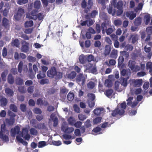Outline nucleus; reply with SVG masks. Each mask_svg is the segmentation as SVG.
<instances>
[{
	"label": "nucleus",
	"mask_w": 152,
	"mask_h": 152,
	"mask_svg": "<svg viewBox=\"0 0 152 152\" xmlns=\"http://www.w3.org/2000/svg\"><path fill=\"white\" fill-rule=\"evenodd\" d=\"M111 4L113 5L114 8L118 9L116 11L117 16H119L122 14L123 12V3L122 1L120 0L117 3V0H113L112 1Z\"/></svg>",
	"instance_id": "1"
},
{
	"label": "nucleus",
	"mask_w": 152,
	"mask_h": 152,
	"mask_svg": "<svg viewBox=\"0 0 152 152\" xmlns=\"http://www.w3.org/2000/svg\"><path fill=\"white\" fill-rule=\"evenodd\" d=\"M81 7L84 9V12L87 13L93 5L92 0H88L87 4L85 0H83L81 4Z\"/></svg>",
	"instance_id": "2"
},
{
	"label": "nucleus",
	"mask_w": 152,
	"mask_h": 152,
	"mask_svg": "<svg viewBox=\"0 0 152 152\" xmlns=\"http://www.w3.org/2000/svg\"><path fill=\"white\" fill-rule=\"evenodd\" d=\"M6 132H8V131L6 129L5 124H1V131H0V138L4 141H7L9 140L8 137L6 135H4L3 134V133H5Z\"/></svg>",
	"instance_id": "3"
},
{
	"label": "nucleus",
	"mask_w": 152,
	"mask_h": 152,
	"mask_svg": "<svg viewBox=\"0 0 152 152\" xmlns=\"http://www.w3.org/2000/svg\"><path fill=\"white\" fill-rule=\"evenodd\" d=\"M124 114V112L123 110H120V107L118 105L114 110L112 111L111 115L113 117H115L118 115H122Z\"/></svg>",
	"instance_id": "4"
},
{
	"label": "nucleus",
	"mask_w": 152,
	"mask_h": 152,
	"mask_svg": "<svg viewBox=\"0 0 152 152\" xmlns=\"http://www.w3.org/2000/svg\"><path fill=\"white\" fill-rule=\"evenodd\" d=\"M143 83L141 79H133L132 80L131 84L135 87H140L141 86Z\"/></svg>",
	"instance_id": "5"
},
{
	"label": "nucleus",
	"mask_w": 152,
	"mask_h": 152,
	"mask_svg": "<svg viewBox=\"0 0 152 152\" xmlns=\"http://www.w3.org/2000/svg\"><path fill=\"white\" fill-rule=\"evenodd\" d=\"M76 80L77 83L80 84L81 83L83 86L84 85L85 81V78L83 74L80 73L77 76Z\"/></svg>",
	"instance_id": "6"
},
{
	"label": "nucleus",
	"mask_w": 152,
	"mask_h": 152,
	"mask_svg": "<svg viewBox=\"0 0 152 152\" xmlns=\"http://www.w3.org/2000/svg\"><path fill=\"white\" fill-rule=\"evenodd\" d=\"M22 44L21 51L24 53L27 52L29 50V43L26 41H22Z\"/></svg>",
	"instance_id": "7"
},
{
	"label": "nucleus",
	"mask_w": 152,
	"mask_h": 152,
	"mask_svg": "<svg viewBox=\"0 0 152 152\" xmlns=\"http://www.w3.org/2000/svg\"><path fill=\"white\" fill-rule=\"evenodd\" d=\"M37 10H34L31 11V12L28 13L27 16L30 19H32L36 20L37 18V16L36 15Z\"/></svg>",
	"instance_id": "8"
},
{
	"label": "nucleus",
	"mask_w": 152,
	"mask_h": 152,
	"mask_svg": "<svg viewBox=\"0 0 152 152\" xmlns=\"http://www.w3.org/2000/svg\"><path fill=\"white\" fill-rule=\"evenodd\" d=\"M56 72V69L54 66L52 67L47 72L48 76L51 78H53L55 75Z\"/></svg>",
	"instance_id": "9"
},
{
	"label": "nucleus",
	"mask_w": 152,
	"mask_h": 152,
	"mask_svg": "<svg viewBox=\"0 0 152 152\" xmlns=\"http://www.w3.org/2000/svg\"><path fill=\"white\" fill-rule=\"evenodd\" d=\"M113 5L111 4H109L108 7H107V10L108 13L109 14H111L112 16H114L115 15V13L116 14V10L115 9L113 8Z\"/></svg>",
	"instance_id": "10"
},
{
	"label": "nucleus",
	"mask_w": 152,
	"mask_h": 152,
	"mask_svg": "<svg viewBox=\"0 0 152 152\" xmlns=\"http://www.w3.org/2000/svg\"><path fill=\"white\" fill-rule=\"evenodd\" d=\"M20 128L18 126H16L11 129V135L13 137H15L16 134H20Z\"/></svg>",
	"instance_id": "11"
},
{
	"label": "nucleus",
	"mask_w": 152,
	"mask_h": 152,
	"mask_svg": "<svg viewBox=\"0 0 152 152\" xmlns=\"http://www.w3.org/2000/svg\"><path fill=\"white\" fill-rule=\"evenodd\" d=\"M28 72L30 73L29 76L31 79H32L35 77V74L32 72V66L31 63L28 64Z\"/></svg>",
	"instance_id": "12"
},
{
	"label": "nucleus",
	"mask_w": 152,
	"mask_h": 152,
	"mask_svg": "<svg viewBox=\"0 0 152 152\" xmlns=\"http://www.w3.org/2000/svg\"><path fill=\"white\" fill-rule=\"evenodd\" d=\"M8 103L7 99L4 97L2 96L0 97V106L2 107L6 106Z\"/></svg>",
	"instance_id": "13"
},
{
	"label": "nucleus",
	"mask_w": 152,
	"mask_h": 152,
	"mask_svg": "<svg viewBox=\"0 0 152 152\" xmlns=\"http://www.w3.org/2000/svg\"><path fill=\"white\" fill-rule=\"evenodd\" d=\"M111 50V47L109 45H106L105 47V49L104 51V54L105 56L109 55Z\"/></svg>",
	"instance_id": "14"
},
{
	"label": "nucleus",
	"mask_w": 152,
	"mask_h": 152,
	"mask_svg": "<svg viewBox=\"0 0 152 152\" xmlns=\"http://www.w3.org/2000/svg\"><path fill=\"white\" fill-rule=\"evenodd\" d=\"M34 127L36 128H37L39 129H44L46 130H48V128L46 127L44 123L38 124L37 126H35Z\"/></svg>",
	"instance_id": "15"
},
{
	"label": "nucleus",
	"mask_w": 152,
	"mask_h": 152,
	"mask_svg": "<svg viewBox=\"0 0 152 152\" xmlns=\"http://www.w3.org/2000/svg\"><path fill=\"white\" fill-rule=\"evenodd\" d=\"M151 17L150 15L149 14L145 15L144 17V20L145 22V24L147 25L150 22L151 20Z\"/></svg>",
	"instance_id": "16"
},
{
	"label": "nucleus",
	"mask_w": 152,
	"mask_h": 152,
	"mask_svg": "<svg viewBox=\"0 0 152 152\" xmlns=\"http://www.w3.org/2000/svg\"><path fill=\"white\" fill-rule=\"evenodd\" d=\"M68 91V90L65 88H62L60 89V96L66 97V95L67 94Z\"/></svg>",
	"instance_id": "17"
},
{
	"label": "nucleus",
	"mask_w": 152,
	"mask_h": 152,
	"mask_svg": "<svg viewBox=\"0 0 152 152\" xmlns=\"http://www.w3.org/2000/svg\"><path fill=\"white\" fill-rule=\"evenodd\" d=\"M9 20L6 18L4 17L2 20V25L5 28H7L8 27L9 28Z\"/></svg>",
	"instance_id": "18"
},
{
	"label": "nucleus",
	"mask_w": 152,
	"mask_h": 152,
	"mask_svg": "<svg viewBox=\"0 0 152 152\" xmlns=\"http://www.w3.org/2000/svg\"><path fill=\"white\" fill-rule=\"evenodd\" d=\"M79 61L80 64H84L87 61V58L84 55L82 54L79 56Z\"/></svg>",
	"instance_id": "19"
},
{
	"label": "nucleus",
	"mask_w": 152,
	"mask_h": 152,
	"mask_svg": "<svg viewBox=\"0 0 152 152\" xmlns=\"http://www.w3.org/2000/svg\"><path fill=\"white\" fill-rule=\"evenodd\" d=\"M8 82L10 84H12L14 83V77L11 74H9L7 77Z\"/></svg>",
	"instance_id": "20"
},
{
	"label": "nucleus",
	"mask_w": 152,
	"mask_h": 152,
	"mask_svg": "<svg viewBox=\"0 0 152 152\" xmlns=\"http://www.w3.org/2000/svg\"><path fill=\"white\" fill-rule=\"evenodd\" d=\"M110 57L116 59L118 56V51L116 50L113 49L110 55Z\"/></svg>",
	"instance_id": "21"
},
{
	"label": "nucleus",
	"mask_w": 152,
	"mask_h": 152,
	"mask_svg": "<svg viewBox=\"0 0 152 152\" xmlns=\"http://www.w3.org/2000/svg\"><path fill=\"white\" fill-rule=\"evenodd\" d=\"M16 140L17 141L21 143L24 145L26 146L28 144V143L26 141H24L22 138L20 137L17 135L16 137Z\"/></svg>",
	"instance_id": "22"
},
{
	"label": "nucleus",
	"mask_w": 152,
	"mask_h": 152,
	"mask_svg": "<svg viewBox=\"0 0 152 152\" xmlns=\"http://www.w3.org/2000/svg\"><path fill=\"white\" fill-rule=\"evenodd\" d=\"M5 92L6 94L9 96H12L13 95V91L9 88H7L5 89Z\"/></svg>",
	"instance_id": "23"
},
{
	"label": "nucleus",
	"mask_w": 152,
	"mask_h": 152,
	"mask_svg": "<svg viewBox=\"0 0 152 152\" xmlns=\"http://www.w3.org/2000/svg\"><path fill=\"white\" fill-rule=\"evenodd\" d=\"M54 115L53 113L52 114L50 115V118L53 120V126L56 127L58 124V120L57 117H55L54 118H53V117H54Z\"/></svg>",
	"instance_id": "24"
},
{
	"label": "nucleus",
	"mask_w": 152,
	"mask_h": 152,
	"mask_svg": "<svg viewBox=\"0 0 152 152\" xmlns=\"http://www.w3.org/2000/svg\"><path fill=\"white\" fill-rule=\"evenodd\" d=\"M134 25L136 26H138L141 24V18L140 17H138L134 20Z\"/></svg>",
	"instance_id": "25"
},
{
	"label": "nucleus",
	"mask_w": 152,
	"mask_h": 152,
	"mask_svg": "<svg viewBox=\"0 0 152 152\" xmlns=\"http://www.w3.org/2000/svg\"><path fill=\"white\" fill-rule=\"evenodd\" d=\"M120 81L121 82V84L124 87H126L127 85V78H124L122 77H121Z\"/></svg>",
	"instance_id": "26"
},
{
	"label": "nucleus",
	"mask_w": 152,
	"mask_h": 152,
	"mask_svg": "<svg viewBox=\"0 0 152 152\" xmlns=\"http://www.w3.org/2000/svg\"><path fill=\"white\" fill-rule=\"evenodd\" d=\"M136 62L134 61L130 60L129 61L128 66L131 70H133L135 66Z\"/></svg>",
	"instance_id": "27"
},
{
	"label": "nucleus",
	"mask_w": 152,
	"mask_h": 152,
	"mask_svg": "<svg viewBox=\"0 0 152 152\" xmlns=\"http://www.w3.org/2000/svg\"><path fill=\"white\" fill-rule=\"evenodd\" d=\"M113 92V91L112 89H110L107 90L104 92L105 95L108 97H110Z\"/></svg>",
	"instance_id": "28"
},
{
	"label": "nucleus",
	"mask_w": 152,
	"mask_h": 152,
	"mask_svg": "<svg viewBox=\"0 0 152 152\" xmlns=\"http://www.w3.org/2000/svg\"><path fill=\"white\" fill-rule=\"evenodd\" d=\"M76 75V73L75 72L72 71L67 75V77L69 79H73L75 77Z\"/></svg>",
	"instance_id": "29"
},
{
	"label": "nucleus",
	"mask_w": 152,
	"mask_h": 152,
	"mask_svg": "<svg viewBox=\"0 0 152 152\" xmlns=\"http://www.w3.org/2000/svg\"><path fill=\"white\" fill-rule=\"evenodd\" d=\"M41 2L40 1L36 0L34 3V7L37 10H39L40 7L41 6Z\"/></svg>",
	"instance_id": "30"
},
{
	"label": "nucleus",
	"mask_w": 152,
	"mask_h": 152,
	"mask_svg": "<svg viewBox=\"0 0 152 152\" xmlns=\"http://www.w3.org/2000/svg\"><path fill=\"white\" fill-rule=\"evenodd\" d=\"M12 45L18 48L19 47L20 43L19 40L17 38L15 39L12 42Z\"/></svg>",
	"instance_id": "31"
},
{
	"label": "nucleus",
	"mask_w": 152,
	"mask_h": 152,
	"mask_svg": "<svg viewBox=\"0 0 152 152\" xmlns=\"http://www.w3.org/2000/svg\"><path fill=\"white\" fill-rule=\"evenodd\" d=\"M25 11L24 9L21 8H19L17 14V16L21 17L24 13Z\"/></svg>",
	"instance_id": "32"
},
{
	"label": "nucleus",
	"mask_w": 152,
	"mask_h": 152,
	"mask_svg": "<svg viewBox=\"0 0 152 152\" xmlns=\"http://www.w3.org/2000/svg\"><path fill=\"white\" fill-rule=\"evenodd\" d=\"M34 25L33 21L32 20H29L26 21L24 24V26L25 28L31 27Z\"/></svg>",
	"instance_id": "33"
},
{
	"label": "nucleus",
	"mask_w": 152,
	"mask_h": 152,
	"mask_svg": "<svg viewBox=\"0 0 152 152\" xmlns=\"http://www.w3.org/2000/svg\"><path fill=\"white\" fill-rule=\"evenodd\" d=\"M146 68L147 70H149V72H150L152 70V62H148L146 64Z\"/></svg>",
	"instance_id": "34"
},
{
	"label": "nucleus",
	"mask_w": 152,
	"mask_h": 152,
	"mask_svg": "<svg viewBox=\"0 0 152 152\" xmlns=\"http://www.w3.org/2000/svg\"><path fill=\"white\" fill-rule=\"evenodd\" d=\"M101 28L102 32L103 34H105V32L107 29V24L106 23L103 22L101 24Z\"/></svg>",
	"instance_id": "35"
},
{
	"label": "nucleus",
	"mask_w": 152,
	"mask_h": 152,
	"mask_svg": "<svg viewBox=\"0 0 152 152\" xmlns=\"http://www.w3.org/2000/svg\"><path fill=\"white\" fill-rule=\"evenodd\" d=\"M67 121L69 124L71 126H74L76 121L75 118L71 116L68 118Z\"/></svg>",
	"instance_id": "36"
},
{
	"label": "nucleus",
	"mask_w": 152,
	"mask_h": 152,
	"mask_svg": "<svg viewBox=\"0 0 152 152\" xmlns=\"http://www.w3.org/2000/svg\"><path fill=\"white\" fill-rule=\"evenodd\" d=\"M120 110H123L124 112V114L125 113V110L126 108V105L125 102H124L123 103L120 104Z\"/></svg>",
	"instance_id": "37"
},
{
	"label": "nucleus",
	"mask_w": 152,
	"mask_h": 152,
	"mask_svg": "<svg viewBox=\"0 0 152 152\" xmlns=\"http://www.w3.org/2000/svg\"><path fill=\"white\" fill-rule=\"evenodd\" d=\"M85 126L86 128L91 127L92 126L91 121L89 119H88L84 123Z\"/></svg>",
	"instance_id": "38"
},
{
	"label": "nucleus",
	"mask_w": 152,
	"mask_h": 152,
	"mask_svg": "<svg viewBox=\"0 0 152 152\" xmlns=\"http://www.w3.org/2000/svg\"><path fill=\"white\" fill-rule=\"evenodd\" d=\"M103 108H97L94 110V113L95 115H98L100 114Z\"/></svg>",
	"instance_id": "39"
},
{
	"label": "nucleus",
	"mask_w": 152,
	"mask_h": 152,
	"mask_svg": "<svg viewBox=\"0 0 152 152\" xmlns=\"http://www.w3.org/2000/svg\"><path fill=\"white\" fill-rule=\"evenodd\" d=\"M95 86V83L92 81H89L87 84V87L91 89L93 88Z\"/></svg>",
	"instance_id": "40"
},
{
	"label": "nucleus",
	"mask_w": 152,
	"mask_h": 152,
	"mask_svg": "<svg viewBox=\"0 0 152 152\" xmlns=\"http://www.w3.org/2000/svg\"><path fill=\"white\" fill-rule=\"evenodd\" d=\"M63 73L60 72H56L55 77L56 79L58 80L61 78L62 77Z\"/></svg>",
	"instance_id": "41"
},
{
	"label": "nucleus",
	"mask_w": 152,
	"mask_h": 152,
	"mask_svg": "<svg viewBox=\"0 0 152 152\" xmlns=\"http://www.w3.org/2000/svg\"><path fill=\"white\" fill-rule=\"evenodd\" d=\"M74 95L73 93L69 92L67 96L68 100L70 101H72L74 99Z\"/></svg>",
	"instance_id": "42"
},
{
	"label": "nucleus",
	"mask_w": 152,
	"mask_h": 152,
	"mask_svg": "<svg viewBox=\"0 0 152 152\" xmlns=\"http://www.w3.org/2000/svg\"><path fill=\"white\" fill-rule=\"evenodd\" d=\"M124 58L123 56H120L118 59V66H121L123 63Z\"/></svg>",
	"instance_id": "43"
},
{
	"label": "nucleus",
	"mask_w": 152,
	"mask_h": 152,
	"mask_svg": "<svg viewBox=\"0 0 152 152\" xmlns=\"http://www.w3.org/2000/svg\"><path fill=\"white\" fill-rule=\"evenodd\" d=\"M7 74L8 72L7 71H4L1 73V76L3 81H6V77Z\"/></svg>",
	"instance_id": "44"
},
{
	"label": "nucleus",
	"mask_w": 152,
	"mask_h": 152,
	"mask_svg": "<svg viewBox=\"0 0 152 152\" xmlns=\"http://www.w3.org/2000/svg\"><path fill=\"white\" fill-rule=\"evenodd\" d=\"M131 38H132V43L133 44L135 43L138 39L137 35L135 34L131 35Z\"/></svg>",
	"instance_id": "45"
},
{
	"label": "nucleus",
	"mask_w": 152,
	"mask_h": 152,
	"mask_svg": "<svg viewBox=\"0 0 152 152\" xmlns=\"http://www.w3.org/2000/svg\"><path fill=\"white\" fill-rule=\"evenodd\" d=\"M74 130V128L73 127H66L65 133L70 134Z\"/></svg>",
	"instance_id": "46"
},
{
	"label": "nucleus",
	"mask_w": 152,
	"mask_h": 152,
	"mask_svg": "<svg viewBox=\"0 0 152 152\" xmlns=\"http://www.w3.org/2000/svg\"><path fill=\"white\" fill-rule=\"evenodd\" d=\"M16 82L17 85H21L23 83V79L20 77H18L16 79Z\"/></svg>",
	"instance_id": "47"
},
{
	"label": "nucleus",
	"mask_w": 152,
	"mask_h": 152,
	"mask_svg": "<svg viewBox=\"0 0 152 152\" xmlns=\"http://www.w3.org/2000/svg\"><path fill=\"white\" fill-rule=\"evenodd\" d=\"M23 63L22 61H20L18 65V71L19 73H21L22 71V67Z\"/></svg>",
	"instance_id": "48"
},
{
	"label": "nucleus",
	"mask_w": 152,
	"mask_h": 152,
	"mask_svg": "<svg viewBox=\"0 0 152 152\" xmlns=\"http://www.w3.org/2000/svg\"><path fill=\"white\" fill-rule=\"evenodd\" d=\"M28 131L26 128H23L22 132H20L21 137H23L25 135L28 134Z\"/></svg>",
	"instance_id": "49"
},
{
	"label": "nucleus",
	"mask_w": 152,
	"mask_h": 152,
	"mask_svg": "<svg viewBox=\"0 0 152 152\" xmlns=\"http://www.w3.org/2000/svg\"><path fill=\"white\" fill-rule=\"evenodd\" d=\"M10 108L11 110L14 112L17 111V108L15 105L13 104H11L10 106Z\"/></svg>",
	"instance_id": "50"
},
{
	"label": "nucleus",
	"mask_w": 152,
	"mask_h": 152,
	"mask_svg": "<svg viewBox=\"0 0 152 152\" xmlns=\"http://www.w3.org/2000/svg\"><path fill=\"white\" fill-rule=\"evenodd\" d=\"M30 133L31 135H37L38 132L36 129L34 128H31L30 129Z\"/></svg>",
	"instance_id": "51"
},
{
	"label": "nucleus",
	"mask_w": 152,
	"mask_h": 152,
	"mask_svg": "<svg viewBox=\"0 0 152 152\" xmlns=\"http://www.w3.org/2000/svg\"><path fill=\"white\" fill-rule=\"evenodd\" d=\"M46 145V142L45 141H40L38 142V147L41 148L44 147Z\"/></svg>",
	"instance_id": "52"
},
{
	"label": "nucleus",
	"mask_w": 152,
	"mask_h": 152,
	"mask_svg": "<svg viewBox=\"0 0 152 152\" xmlns=\"http://www.w3.org/2000/svg\"><path fill=\"white\" fill-rule=\"evenodd\" d=\"M88 96L90 99L88 100H92L94 101L95 98V96L94 94L93 93H88Z\"/></svg>",
	"instance_id": "53"
},
{
	"label": "nucleus",
	"mask_w": 152,
	"mask_h": 152,
	"mask_svg": "<svg viewBox=\"0 0 152 152\" xmlns=\"http://www.w3.org/2000/svg\"><path fill=\"white\" fill-rule=\"evenodd\" d=\"M33 111L34 113L36 114H40L42 113L41 110L37 107L35 108L33 110Z\"/></svg>",
	"instance_id": "54"
},
{
	"label": "nucleus",
	"mask_w": 152,
	"mask_h": 152,
	"mask_svg": "<svg viewBox=\"0 0 152 152\" xmlns=\"http://www.w3.org/2000/svg\"><path fill=\"white\" fill-rule=\"evenodd\" d=\"M133 97L132 96H130L129 97L128 99L126 100L127 102V104L128 106H129L131 105L132 102V100L133 99Z\"/></svg>",
	"instance_id": "55"
},
{
	"label": "nucleus",
	"mask_w": 152,
	"mask_h": 152,
	"mask_svg": "<svg viewBox=\"0 0 152 152\" xmlns=\"http://www.w3.org/2000/svg\"><path fill=\"white\" fill-rule=\"evenodd\" d=\"M122 24V21L120 20H115L114 21V24L116 26H119Z\"/></svg>",
	"instance_id": "56"
},
{
	"label": "nucleus",
	"mask_w": 152,
	"mask_h": 152,
	"mask_svg": "<svg viewBox=\"0 0 152 152\" xmlns=\"http://www.w3.org/2000/svg\"><path fill=\"white\" fill-rule=\"evenodd\" d=\"M27 59L30 62H35L36 61V58L35 57L30 56L28 57Z\"/></svg>",
	"instance_id": "57"
},
{
	"label": "nucleus",
	"mask_w": 152,
	"mask_h": 152,
	"mask_svg": "<svg viewBox=\"0 0 152 152\" xmlns=\"http://www.w3.org/2000/svg\"><path fill=\"white\" fill-rule=\"evenodd\" d=\"M100 16L102 19L104 20H106L107 19L108 17L107 13L104 12L100 14Z\"/></svg>",
	"instance_id": "58"
},
{
	"label": "nucleus",
	"mask_w": 152,
	"mask_h": 152,
	"mask_svg": "<svg viewBox=\"0 0 152 152\" xmlns=\"http://www.w3.org/2000/svg\"><path fill=\"white\" fill-rule=\"evenodd\" d=\"M95 102L93 100H88V104L90 107H92L95 105Z\"/></svg>",
	"instance_id": "59"
},
{
	"label": "nucleus",
	"mask_w": 152,
	"mask_h": 152,
	"mask_svg": "<svg viewBox=\"0 0 152 152\" xmlns=\"http://www.w3.org/2000/svg\"><path fill=\"white\" fill-rule=\"evenodd\" d=\"M78 117L79 119L81 121H84L87 118L86 115H83L82 114H79Z\"/></svg>",
	"instance_id": "60"
},
{
	"label": "nucleus",
	"mask_w": 152,
	"mask_h": 152,
	"mask_svg": "<svg viewBox=\"0 0 152 152\" xmlns=\"http://www.w3.org/2000/svg\"><path fill=\"white\" fill-rule=\"evenodd\" d=\"M102 119V118L101 117H98L96 118L93 121L94 124H97L100 122Z\"/></svg>",
	"instance_id": "61"
},
{
	"label": "nucleus",
	"mask_w": 152,
	"mask_h": 152,
	"mask_svg": "<svg viewBox=\"0 0 152 152\" xmlns=\"http://www.w3.org/2000/svg\"><path fill=\"white\" fill-rule=\"evenodd\" d=\"M49 83V80L47 79H43L40 80V83L41 84L43 85L45 84H48Z\"/></svg>",
	"instance_id": "62"
},
{
	"label": "nucleus",
	"mask_w": 152,
	"mask_h": 152,
	"mask_svg": "<svg viewBox=\"0 0 152 152\" xmlns=\"http://www.w3.org/2000/svg\"><path fill=\"white\" fill-rule=\"evenodd\" d=\"M21 110L23 112H25L26 110V105L23 104H21L20 105Z\"/></svg>",
	"instance_id": "63"
},
{
	"label": "nucleus",
	"mask_w": 152,
	"mask_h": 152,
	"mask_svg": "<svg viewBox=\"0 0 152 152\" xmlns=\"http://www.w3.org/2000/svg\"><path fill=\"white\" fill-rule=\"evenodd\" d=\"M94 56L92 55H88L87 58V61L88 62H90L91 61H93L94 59Z\"/></svg>",
	"instance_id": "64"
}]
</instances>
